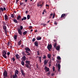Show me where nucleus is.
Here are the masks:
<instances>
[{
    "instance_id": "nucleus-6",
    "label": "nucleus",
    "mask_w": 78,
    "mask_h": 78,
    "mask_svg": "<svg viewBox=\"0 0 78 78\" xmlns=\"http://www.w3.org/2000/svg\"><path fill=\"white\" fill-rule=\"evenodd\" d=\"M57 62H58V71L59 72V70H60V69H61V65H60V64H59L60 63H61V61L58 60L57 61Z\"/></svg>"
},
{
    "instance_id": "nucleus-55",
    "label": "nucleus",
    "mask_w": 78,
    "mask_h": 78,
    "mask_svg": "<svg viewBox=\"0 0 78 78\" xmlns=\"http://www.w3.org/2000/svg\"><path fill=\"white\" fill-rule=\"evenodd\" d=\"M46 6L47 7H49V5H48L46 4Z\"/></svg>"
},
{
    "instance_id": "nucleus-14",
    "label": "nucleus",
    "mask_w": 78,
    "mask_h": 78,
    "mask_svg": "<svg viewBox=\"0 0 78 78\" xmlns=\"http://www.w3.org/2000/svg\"><path fill=\"white\" fill-rule=\"evenodd\" d=\"M66 16H67V15H66V14H63L62 15L61 18H62V17H66Z\"/></svg>"
},
{
    "instance_id": "nucleus-61",
    "label": "nucleus",
    "mask_w": 78,
    "mask_h": 78,
    "mask_svg": "<svg viewBox=\"0 0 78 78\" xmlns=\"http://www.w3.org/2000/svg\"><path fill=\"white\" fill-rule=\"evenodd\" d=\"M54 41L55 42H56V40H54Z\"/></svg>"
},
{
    "instance_id": "nucleus-49",
    "label": "nucleus",
    "mask_w": 78,
    "mask_h": 78,
    "mask_svg": "<svg viewBox=\"0 0 78 78\" xmlns=\"http://www.w3.org/2000/svg\"><path fill=\"white\" fill-rule=\"evenodd\" d=\"M7 55H8V56H9V55H10V52H8L7 53Z\"/></svg>"
},
{
    "instance_id": "nucleus-26",
    "label": "nucleus",
    "mask_w": 78,
    "mask_h": 78,
    "mask_svg": "<svg viewBox=\"0 0 78 78\" xmlns=\"http://www.w3.org/2000/svg\"><path fill=\"white\" fill-rule=\"evenodd\" d=\"M53 16L52 17V19H54V18H55V14H53V13H51L50 14L51 16H53Z\"/></svg>"
},
{
    "instance_id": "nucleus-37",
    "label": "nucleus",
    "mask_w": 78,
    "mask_h": 78,
    "mask_svg": "<svg viewBox=\"0 0 78 78\" xmlns=\"http://www.w3.org/2000/svg\"><path fill=\"white\" fill-rule=\"evenodd\" d=\"M0 9L1 11L2 12H3L4 11L3 8L2 7L0 8Z\"/></svg>"
},
{
    "instance_id": "nucleus-51",
    "label": "nucleus",
    "mask_w": 78,
    "mask_h": 78,
    "mask_svg": "<svg viewBox=\"0 0 78 78\" xmlns=\"http://www.w3.org/2000/svg\"><path fill=\"white\" fill-rule=\"evenodd\" d=\"M25 52H26V53H27V54L29 53V52L28 51H26Z\"/></svg>"
},
{
    "instance_id": "nucleus-58",
    "label": "nucleus",
    "mask_w": 78,
    "mask_h": 78,
    "mask_svg": "<svg viewBox=\"0 0 78 78\" xmlns=\"http://www.w3.org/2000/svg\"><path fill=\"white\" fill-rule=\"evenodd\" d=\"M27 55L28 56H29V55H30V54L29 52L28 53H27Z\"/></svg>"
},
{
    "instance_id": "nucleus-18",
    "label": "nucleus",
    "mask_w": 78,
    "mask_h": 78,
    "mask_svg": "<svg viewBox=\"0 0 78 78\" xmlns=\"http://www.w3.org/2000/svg\"><path fill=\"white\" fill-rule=\"evenodd\" d=\"M29 64H26L25 66L26 67L28 68V69H29H29H30V66H29Z\"/></svg>"
},
{
    "instance_id": "nucleus-50",
    "label": "nucleus",
    "mask_w": 78,
    "mask_h": 78,
    "mask_svg": "<svg viewBox=\"0 0 78 78\" xmlns=\"http://www.w3.org/2000/svg\"><path fill=\"white\" fill-rule=\"evenodd\" d=\"M52 69L53 70V71H54V72L55 71V67L53 66V68H52Z\"/></svg>"
},
{
    "instance_id": "nucleus-28",
    "label": "nucleus",
    "mask_w": 78,
    "mask_h": 78,
    "mask_svg": "<svg viewBox=\"0 0 78 78\" xmlns=\"http://www.w3.org/2000/svg\"><path fill=\"white\" fill-rule=\"evenodd\" d=\"M27 19H28V20H29V19H30V15H27Z\"/></svg>"
},
{
    "instance_id": "nucleus-7",
    "label": "nucleus",
    "mask_w": 78,
    "mask_h": 78,
    "mask_svg": "<svg viewBox=\"0 0 78 78\" xmlns=\"http://www.w3.org/2000/svg\"><path fill=\"white\" fill-rule=\"evenodd\" d=\"M17 20H18V22H20L22 20H21V16L19 15L18 16L17 18Z\"/></svg>"
},
{
    "instance_id": "nucleus-35",
    "label": "nucleus",
    "mask_w": 78,
    "mask_h": 78,
    "mask_svg": "<svg viewBox=\"0 0 78 78\" xmlns=\"http://www.w3.org/2000/svg\"><path fill=\"white\" fill-rule=\"evenodd\" d=\"M57 59L58 60H61V57H60L59 56H58L57 57Z\"/></svg>"
},
{
    "instance_id": "nucleus-44",
    "label": "nucleus",
    "mask_w": 78,
    "mask_h": 78,
    "mask_svg": "<svg viewBox=\"0 0 78 78\" xmlns=\"http://www.w3.org/2000/svg\"><path fill=\"white\" fill-rule=\"evenodd\" d=\"M47 25V24L43 23V27H45Z\"/></svg>"
},
{
    "instance_id": "nucleus-34",
    "label": "nucleus",
    "mask_w": 78,
    "mask_h": 78,
    "mask_svg": "<svg viewBox=\"0 0 78 78\" xmlns=\"http://www.w3.org/2000/svg\"><path fill=\"white\" fill-rule=\"evenodd\" d=\"M57 45V44L56 43H55L54 44V48H56V45Z\"/></svg>"
},
{
    "instance_id": "nucleus-52",
    "label": "nucleus",
    "mask_w": 78,
    "mask_h": 78,
    "mask_svg": "<svg viewBox=\"0 0 78 78\" xmlns=\"http://www.w3.org/2000/svg\"><path fill=\"white\" fill-rule=\"evenodd\" d=\"M24 4L23 2L20 3V5H23Z\"/></svg>"
},
{
    "instance_id": "nucleus-19",
    "label": "nucleus",
    "mask_w": 78,
    "mask_h": 78,
    "mask_svg": "<svg viewBox=\"0 0 78 78\" xmlns=\"http://www.w3.org/2000/svg\"><path fill=\"white\" fill-rule=\"evenodd\" d=\"M23 59V61H24L26 60V57L25 56H23V57L22 58Z\"/></svg>"
},
{
    "instance_id": "nucleus-10",
    "label": "nucleus",
    "mask_w": 78,
    "mask_h": 78,
    "mask_svg": "<svg viewBox=\"0 0 78 78\" xmlns=\"http://www.w3.org/2000/svg\"><path fill=\"white\" fill-rule=\"evenodd\" d=\"M3 30H4V31H7L6 26H3Z\"/></svg>"
},
{
    "instance_id": "nucleus-13",
    "label": "nucleus",
    "mask_w": 78,
    "mask_h": 78,
    "mask_svg": "<svg viewBox=\"0 0 78 78\" xmlns=\"http://www.w3.org/2000/svg\"><path fill=\"white\" fill-rule=\"evenodd\" d=\"M15 56L16 58V59H19V58H20V57L19 56V55L18 54L16 55Z\"/></svg>"
},
{
    "instance_id": "nucleus-64",
    "label": "nucleus",
    "mask_w": 78,
    "mask_h": 78,
    "mask_svg": "<svg viewBox=\"0 0 78 78\" xmlns=\"http://www.w3.org/2000/svg\"><path fill=\"white\" fill-rule=\"evenodd\" d=\"M43 12H45V9L44 10Z\"/></svg>"
},
{
    "instance_id": "nucleus-41",
    "label": "nucleus",
    "mask_w": 78,
    "mask_h": 78,
    "mask_svg": "<svg viewBox=\"0 0 78 78\" xmlns=\"http://www.w3.org/2000/svg\"><path fill=\"white\" fill-rule=\"evenodd\" d=\"M7 32H8V31H5V35H6V36L8 35V34L7 33Z\"/></svg>"
},
{
    "instance_id": "nucleus-30",
    "label": "nucleus",
    "mask_w": 78,
    "mask_h": 78,
    "mask_svg": "<svg viewBox=\"0 0 78 78\" xmlns=\"http://www.w3.org/2000/svg\"><path fill=\"white\" fill-rule=\"evenodd\" d=\"M22 55H23V56L27 55V54L25 53V52L24 51H22L21 53Z\"/></svg>"
},
{
    "instance_id": "nucleus-38",
    "label": "nucleus",
    "mask_w": 78,
    "mask_h": 78,
    "mask_svg": "<svg viewBox=\"0 0 78 78\" xmlns=\"http://www.w3.org/2000/svg\"><path fill=\"white\" fill-rule=\"evenodd\" d=\"M15 73L17 74H18V73H19V71H18V70H16L15 71Z\"/></svg>"
},
{
    "instance_id": "nucleus-53",
    "label": "nucleus",
    "mask_w": 78,
    "mask_h": 78,
    "mask_svg": "<svg viewBox=\"0 0 78 78\" xmlns=\"http://www.w3.org/2000/svg\"><path fill=\"white\" fill-rule=\"evenodd\" d=\"M55 75V73H52L51 75V76H54V75Z\"/></svg>"
},
{
    "instance_id": "nucleus-60",
    "label": "nucleus",
    "mask_w": 78,
    "mask_h": 78,
    "mask_svg": "<svg viewBox=\"0 0 78 78\" xmlns=\"http://www.w3.org/2000/svg\"><path fill=\"white\" fill-rule=\"evenodd\" d=\"M22 48H23L24 47V45H22Z\"/></svg>"
},
{
    "instance_id": "nucleus-33",
    "label": "nucleus",
    "mask_w": 78,
    "mask_h": 78,
    "mask_svg": "<svg viewBox=\"0 0 78 78\" xmlns=\"http://www.w3.org/2000/svg\"><path fill=\"white\" fill-rule=\"evenodd\" d=\"M22 42V41H21V40H20V41L18 42V44L19 45H21V43Z\"/></svg>"
},
{
    "instance_id": "nucleus-23",
    "label": "nucleus",
    "mask_w": 78,
    "mask_h": 78,
    "mask_svg": "<svg viewBox=\"0 0 78 78\" xmlns=\"http://www.w3.org/2000/svg\"><path fill=\"white\" fill-rule=\"evenodd\" d=\"M36 39L37 40H41V39H42V38H41V37H36Z\"/></svg>"
},
{
    "instance_id": "nucleus-2",
    "label": "nucleus",
    "mask_w": 78,
    "mask_h": 78,
    "mask_svg": "<svg viewBox=\"0 0 78 78\" xmlns=\"http://www.w3.org/2000/svg\"><path fill=\"white\" fill-rule=\"evenodd\" d=\"M7 54L6 53V52L5 50H3V51L2 52V56L4 58H5V59H7Z\"/></svg>"
},
{
    "instance_id": "nucleus-12",
    "label": "nucleus",
    "mask_w": 78,
    "mask_h": 78,
    "mask_svg": "<svg viewBox=\"0 0 78 78\" xmlns=\"http://www.w3.org/2000/svg\"><path fill=\"white\" fill-rule=\"evenodd\" d=\"M25 50L26 51H31V50H30V48H29L28 47L25 48Z\"/></svg>"
},
{
    "instance_id": "nucleus-40",
    "label": "nucleus",
    "mask_w": 78,
    "mask_h": 78,
    "mask_svg": "<svg viewBox=\"0 0 78 78\" xmlns=\"http://www.w3.org/2000/svg\"><path fill=\"white\" fill-rule=\"evenodd\" d=\"M38 58L39 59L40 62H41V57H39Z\"/></svg>"
},
{
    "instance_id": "nucleus-3",
    "label": "nucleus",
    "mask_w": 78,
    "mask_h": 78,
    "mask_svg": "<svg viewBox=\"0 0 78 78\" xmlns=\"http://www.w3.org/2000/svg\"><path fill=\"white\" fill-rule=\"evenodd\" d=\"M43 1H41L39 2H38L37 3V6L39 7V6H41L42 7L43 6V4H44Z\"/></svg>"
},
{
    "instance_id": "nucleus-32",
    "label": "nucleus",
    "mask_w": 78,
    "mask_h": 78,
    "mask_svg": "<svg viewBox=\"0 0 78 78\" xmlns=\"http://www.w3.org/2000/svg\"><path fill=\"white\" fill-rule=\"evenodd\" d=\"M27 34V31H25L23 33V35H25V34Z\"/></svg>"
},
{
    "instance_id": "nucleus-5",
    "label": "nucleus",
    "mask_w": 78,
    "mask_h": 78,
    "mask_svg": "<svg viewBox=\"0 0 78 78\" xmlns=\"http://www.w3.org/2000/svg\"><path fill=\"white\" fill-rule=\"evenodd\" d=\"M47 48L48 50H49V51H51L50 49L52 48V45H51V44H48L47 46Z\"/></svg>"
},
{
    "instance_id": "nucleus-63",
    "label": "nucleus",
    "mask_w": 78,
    "mask_h": 78,
    "mask_svg": "<svg viewBox=\"0 0 78 78\" xmlns=\"http://www.w3.org/2000/svg\"><path fill=\"white\" fill-rule=\"evenodd\" d=\"M34 32H37V30H35L34 31Z\"/></svg>"
},
{
    "instance_id": "nucleus-31",
    "label": "nucleus",
    "mask_w": 78,
    "mask_h": 78,
    "mask_svg": "<svg viewBox=\"0 0 78 78\" xmlns=\"http://www.w3.org/2000/svg\"><path fill=\"white\" fill-rule=\"evenodd\" d=\"M21 64L22 66H24V65H25V62H24L23 61H22Z\"/></svg>"
},
{
    "instance_id": "nucleus-22",
    "label": "nucleus",
    "mask_w": 78,
    "mask_h": 78,
    "mask_svg": "<svg viewBox=\"0 0 78 78\" xmlns=\"http://www.w3.org/2000/svg\"><path fill=\"white\" fill-rule=\"evenodd\" d=\"M48 63V61L47 60H44V65H46Z\"/></svg>"
},
{
    "instance_id": "nucleus-20",
    "label": "nucleus",
    "mask_w": 78,
    "mask_h": 78,
    "mask_svg": "<svg viewBox=\"0 0 78 78\" xmlns=\"http://www.w3.org/2000/svg\"><path fill=\"white\" fill-rule=\"evenodd\" d=\"M5 20H8V15L6 14H5Z\"/></svg>"
},
{
    "instance_id": "nucleus-21",
    "label": "nucleus",
    "mask_w": 78,
    "mask_h": 78,
    "mask_svg": "<svg viewBox=\"0 0 78 78\" xmlns=\"http://www.w3.org/2000/svg\"><path fill=\"white\" fill-rule=\"evenodd\" d=\"M26 64H27L30 65V61H28V60H26Z\"/></svg>"
},
{
    "instance_id": "nucleus-27",
    "label": "nucleus",
    "mask_w": 78,
    "mask_h": 78,
    "mask_svg": "<svg viewBox=\"0 0 78 78\" xmlns=\"http://www.w3.org/2000/svg\"><path fill=\"white\" fill-rule=\"evenodd\" d=\"M14 14H12L10 15L11 17H12V18H14Z\"/></svg>"
},
{
    "instance_id": "nucleus-1",
    "label": "nucleus",
    "mask_w": 78,
    "mask_h": 78,
    "mask_svg": "<svg viewBox=\"0 0 78 78\" xmlns=\"http://www.w3.org/2000/svg\"><path fill=\"white\" fill-rule=\"evenodd\" d=\"M22 30H23V26H20V29L19 28L17 29L18 32L20 35H22Z\"/></svg>"
},
{
    "instance_id": "nucleus-11",
    "label": "nucleus",
    "mask_w": 78,
    "mask_h": 78,
    "mask_svg": "<svg viewBox=\"0 0 78 78\" xmlns=\"http://www.w3.org/2000/svg\"><path fill=\"white\" fill-rule=\"evenodd\" d=\"M34 45L36 47H38V42L37 41H36L34 42Z\"/></svg>"
},
{
    "instance_id": "nucleus-46",
    "label": "nucleus",
    "mask_w": 78,
    "mask_h": 78,
    "mask_svg": "<svg viewBox=\"0 0 78 78\" xmlns=\"http://www.w3.org/2000/svg\"><path fill=\"white\" fill-rule=\"evenodd\" d=\"M44 56L43 57V59H46V58H47V57H46V56H45V55H44Z\"/></svg>"
},
{
    "instance_id": "nucleus-24",
    "label": "nucleus",
    "mask_w": 78,
    "mask_h": 78,
    "mask_svg": "<svg viewBox=\"0 0 78 78\" xmlns=\"http://www.w3.org/2000/svg\"><path fill=\"white\" fill-rule=\"evenodd\" d=\"M47 56L48 57V58H51V54H48L47 55Z\"/></svg>"
},
{
    "instance_id": "nucleus-47",
    "label": "nucleus",
    "mask_w": 78,
    "mask_h": 78,
    "mask_svg": "<svg viewBox=\"0 0 78 78\" xmlns=\"http://www.w3.org/2000/svg\"><path fill=\"white\" fill-rule=\"evenodd\" d=\"M29 28L30 29H32L33 28V27H32V26H30L29 27Z\"/></svg>"
},
{
    "instance_id": "nucleus-59",
    "label": "nucleus",
    "mask_w": 78,
    "mask_h": 78,
    "mask_svg": "<svg viewBox=\"0 0 78 78\" xmlns=\"http://www.w3.org/2000/svg\"><path fill=\"white\" fill-rule=\"evenodd\" d=\"M51 61H49V64H51Z\"/></svg>"
},
{
    "instance_id": "nucleus-45",
    "label": "nucleus",
    "mask_w": 78,
    "mask_h": 78,
    "mask_svg": "<svg viewBox=\"0 0 78 78\" xmlns=\"http://www.w3.org/2000/svg\"><path fill=\"white\" fill-rule=\"evenodd\" d=\"M50 71H49V72H48V73H47V75L48 76H49V75H50Z\"/></svg>"
},
{
    "instance_id": "nucleus-8",
    "label": "nucleus",
    "mask_w": 78,
    "mask_h": 78,
    "mask_svg": "<svg viewBox=\"0 0 78 78\" xmlns=\"http://www.w3.org/2000/svg\"><path fill=\"white\" fill-rule=\"evenodd\" d=\"M20 72H21L22 75L24 77H25V73L24 70H23V69H21Z\"/></svg>"
},
{
    "instance_id": "nucleus-39",
    "label": "nucleus",
    "mask_w": 78,
    "mask_h": 78,
    "mask_svg": "<svg viewBox=\"0 0 78 78\" xmlns=\"http://www.w3.org/2000/svg\"><path fill=\"white\" fill-rule=\"evenodd\" d=\"M3 26H5V25H6V23L4 21H3Z\"/></svg>"
},
{
    "instance_id": "nucleus-29",
    "label": "nucleus",
    "mask_w": 78,
    "mask_h": 78,
    "mask_svg": "<svg viewBox=\"0 0 78 78\" xmlns=\"http://www.w3.org/2000/svg\"><path fill=\"white\" fill-rule=\"evenodd\" d=\"M17 35H15L14 37V39L16 40V39H17Z\"/></svg>"
},
{
    "instance_id": "nucleus-62",
    "label": "nucleus",
    "mask_w": 78,
    "mask_h": 78,
    "mask_svg": "<svg viewBox=\"0 0 78 78\" xmlns=\"http://www.w3.org/2000/svg\"><path fill=\"white\" fill-rule=\"evenodd\" d=\"M27 1H28V0H25V2L26 3H27Z\"/></svg>"
},
{
    "instance_id": "nucleus-16",
    "label": "nucleus",
    "mask_w": 78,
    "mask_h": 78,
    "mask_svg": "<svg viewBox=\"0 0 78 78\" xmlns=\"http://www.w3.org/2000/svg\"><path fill=\"white\" fill-rule=\"evenodd\" d=\"M13 21L15 23H19L18 21H17V20L16 19H13Z\"/></svg>"
},
{
    "instance_id": "nucleus-17",
    "label": "nucleus",
    "mask_w": 78,
    "mask_h": 78,
    "mask_svg": "<svg viewBox=\"0 0 78 78\" xmlns=\"http://www.w3.org/2000/svg\"><path fill=\"white\" fill-rule=\"evenodd\" d=\"M13 78H17V74L15 73V75H13L12 76Z\"/></svg>"
},
{
    "instance_id": "nucleus-54",
    "label": "nucleus",
    "mask_w": 78,
    "mask_h": 78,
    "mask_svg": "<svg viewBox=\"0 0 78 78\" xmlns=\"http://www.w3.org/2000/svg\"><path fill=\"white\" fill-rule=\"evenodd\" d=\"M28 11H26L25 12L26 14H28Z\"/></svg>"
},
{
    "instance_id": "nucleus-57",
    "label": "nucleus",
    "mask_w": 78,
    "mask_h": 78,
    "mask_svg": "<svg viewBox=\"0 0 78 78\" xmlns=\"http://www.w3.org/2000/svg\"><path fill=\"white\" fill-rule=\"evenodd\" d=\"M54 24L55 25H57V23H56V22H55L54 23Z\"/></svg>"
},
{
    "instance_id": "nucleus-4",
    "label": "nucleus",
    "mask_w": 78,
    "mask_h": 78,
    "mask_svg": "<svg viewBox=\"0 0 78 78\" xmlns=\"http://www.w3.org/2000/svg\"><path fill=\"white\" fill-rule=\"evenodd\" d=\"M3 76H4L3 78H7V76H8V74H7V72H6V71L5 70L3 73Z\"/></svg>"
},
{
    "instance_id": "nucleus-15",
    "label": "nucleus",
    "mask_w": 78,
    "mask_h": 78,
    "mask_svg": "<svg viewBox=\"0 0 78 78\" xmlns=\"http://www.w3.org/2000/svg\"><path fill=\"white\" fill-rule=\"evenodd\" d=\"M55 48L58 51L59 50V49H60V46H57L56 48Z\"/></svg>"
},
{
    "instance_id": "nucleus-9",
    "label": "nucleus",
    "mask_w": 78,
    "mask_h": 78,
    "mask_svg": "<svg viewBox=\"0 0 78 78\" xmlns=\"http://www.w3.org/2000/svg\"><path fill=\"white\" fill-rule=\"evenodd\" d=\"M44 70L47 72H49V70H50L49 68H48L47 66H45Z\"/></svg>"
},
{
    "instance_id": "nucleus-48",
    "label": "nucleus",
    "mask_w": 78,
    "mask_h": 78,
    "mask_svg": "<svg viewBox=\"0 0 78 78\" xmlns=\"http://www.w3.org/2000/svg\"><path fill=\"white\" fill-rule=\"evenodd\" d=\"M9 44H10V42L9 41L7 43L8 46H9V45H10Z\"/></svg>"
},
{
    "instance_id": "nucleus-56",
    "label": "nucleus",
    "mask_w": 78,
    "mask_h": 78,
    "mask_svg": "<svg viewBox=\"0 0 78 78\" xmlns=\"http://www.w3.org/2000/svg\"><path fill=\"white\" fill-rule=\"evenodd\" d=\"M3 9L4 11H6V8L5 7H4Z\"/></svg>"
},
{
    "instance_id": "nucleus-43",
    "label": "nucleus",
    "mask_w": 78,
    "mask_h": 78,
    "mask_svg": "<svg viewBox=\"0 0 78 78\" xmlns=\"http://www.w3.org/2000/svg\"><path fill=\"white\" fill-rule=\"evenodd\" d=\"M36 41V39L35 38H34L32 39V42H34Z\"/></svg>"
},
{
    "instance_id": "nucleus-36",
    "label": "nucleus",
    "mask_w": 78,
    "mask_h": 78,
    "mask_svg": "<svg viewBox=\"0 0 78 78\" xmlns=\"http://www.w3.org/2000/svg\"><path fill=\"white\" fill-rule=\"evenodd\" d=\"M11 59L13 61V62H14V61H15V59L14 57L12 58Z\"/></svg>"
},
{
    "instance_id": "nucleus-25",
    "label": "nucleus",
    "mask_w": 78,
    "mask_h": 78,
    "mask_svg": "<svg viewBox=\"0 0 78 78\" xmlns=\"http://www.w3.org/2000/svg\"><path fill=\"white\" fill-rule=\"evenodd\" d=\"M27 20V17H24L23 18L21 19V21H23L24 20Z\"/></svg>"
},
{
    "instance_id": "nucleus-42",
    "label": "nucleus",
    "mask_w": 78,
    "mask_h": 78,
    "mask_svg": "<svg viewBox=\"0 0 78 78\" xmlns=\"http://www.w3.org/2000/svg\"><path fill=\"white\" fill-rule=\"evenodd\" d=\"M37 55L39 56L40 55V53H39V51H37Z\"/></svg>"
}]
</instances>
